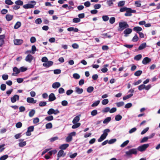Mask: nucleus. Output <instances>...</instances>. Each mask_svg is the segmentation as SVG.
<instances>
[{"instance_id": "f257e3e1", "label": "nucleus", "mask_w": 160, "mask_h": 160, "mask_svg": "<svg viewBox=\"0 0 160 160\" xmlns=\"http://www.w3.org/2000/svg\"><path fill=\"white\" fill-rule=\"evenodd\" d=\"M119 28L118 29V31L121 32L125 28H128L129 27V25L126 22H121L119 23Z\"/></svg>"}, {"instance_id": "f03ea898", "label": "nucleus", "mask_w": 160, "mask_h": 160, "mask_svg": "<svg viewBox=\"0 0 160 160\" xmlns=\"http://www.w3.org/2000/svg\"><path fill=\"white\" fill-rule=\"evenodd\" d=\"M36 2L35 1H32L30 3L24 5L23 7L25 9L31 8H33Z\"/></svg>"}, {"instance_id": "7ed1b4c3", "label": "nucleus", "mask_w": 160, "mask_h": 160, "mask_svg": "<svg viewBox=\"0 0 160 160\" xmlns=\"http://www.w3.org/2000/svg\"><path fill=\"white\" fill-rule=\"evenodd\" d=\"M137 149L136 148H133L129 150L128 151L126 152V154L128 156H129L132 154H137Z\"/></svg>"}, {"instance_id": "20e7f679", "label": "nucleus", "mask_w": 160, "mask_h": 160, "mask_svg": "<svg viewBox=\"0 0 160 160\" xmlns=\"http://www.w3.org/2000/svg\"><path fill=\"white\" fill-rule=\"evenodd\" d=\"M149 146L148 144H145L139 146L137 149L140 152H143L146 150Z\"/></svg>"}, {"instance_id": "39448f33", "label": "nucleus", "mask_w": 160, "mask_h": 160, "mask_svg": "<svg viewBox=\"0 0 160 160\" xmlns=\"http://www.w3.org/2000/svg\"><path fill=\"white\" fill-rule=\"evenodd\" d=\"M60 113V111L58 109L55 110L54 109L50 108L48 111V114L50 115L54 114L55 115H57Z\"/></svg>"}, {"instance_id": "423d86ee", "label": "nucleus", "mask_w": 160, "mask_h": 160, "mask_svg": "<svg viewBox=\"0 0 160 160\" xmlns=\"http://www.w3.org/2000/svg\"><path fill=\"white\" fill-rule=\"evenodd\" d=\"M34 130V126H31L28 128V130L26 132V135L27 136H30L31 135V132H32Z\"/></svg>"}, {"instance_id": "0eeeda50", "label": "nucleus", "mask_w": 160, "mask_h": 160, "mask_svg": "<svg viewBox=\"0 0 160 160\" xmlns=\"http://www.w3.org/2000/svg\"><path fill=\"white\" fill-rule=\"evenodd\" d=\"M151 61V59L148 57L144 58L142 60V62L144 65H146L150 62Z\"/></svg>"}, {"instance_id": "6e6552de", "label": "nucleus", "mask_w": 160, "mask_h": 160, "mask_svg": "<svg viewBox=\"0 0 160 160\" xmlns=\"http://www.w3.org/2000/svg\"><path fill=\"white\" fill-rule=\"evenodd\" d=\"M23 40L20 39H15L14 40V44L17 45H20L23 43Z\"/></svg>"}, {"instance_id": "1a4fd4ad", "label": "nucleus", "mask_w": 160, "mask_h": 160, "mask_svg": "<svg viewBox=\"0 0 160 160\" xmlns=\"http://www.w3.org/2000/svg\"><path fill=\"white\" fill-rule=\"evenodd\" d=\"M132 31V30L131 28H126L123 32V33L124 34V36L127 37V35L131 33Z\"/></svg>"}, {"instance_id": "9d476101", "label": "nucleus", "mask_w": 160, "mask_h": 160, "mask_svg": "<svg viewBox=\"0 0 160 160\" xmlns=\"http://www.w3.org/2000/svg\"><path fill=\"white\" fill-rule=\"evenodd\" d=\"M13 71L14 73L12 74V75L14 76H17V75L20 72L19 69H18L16 67H15L13 68Z\"/></svg>"}, {"instance_id": "9b49d317", "label": "nucleus", "mask_w": 160, "mask_h": 160, "mask_svg": "<svg viewBox=\"0 0 160 160\" xmlns=\"http://www.w3.org/2000/svg\"><path fill=\"white\" fill-rule=\"evenodd\" d=\"M19 97L18 95H15L13 97L11 98V100L12 103L15 102L17 100H19Z\"/></svg>"}, {"instance_id": "f8f14e48", "label": "nucleus", "mask_w": 160, "mask_h": 160, "mask_svg": "<svg viewBox=\"0 0 160 160\" xmlns=\"http://www.w3.org/2000/svg\"><path fill=\"white\" fill-rule=\"evenodd\" d=\"M53 62L51 61H48L43 64V66L46 68H48L52 65Z\"/></svg>"}, {"instance_id": "ddd939ff", "label": "nucleus", "mask_w": 160, "mask_h": 160, "mask_svg": "<svg viewBox=\"0 0 160 160\" xmlns=\"http://www.w3.org/2000/svg\"><path fill=\"white\" fill-rule=\"evenodd\" d=\"M56 98L53 93H51L49 96L48 101L49 102H52L55 100Z\"/></svg>"}, {"instance_id": "4468645a", "label": "nucleus", "mask_w": 160, "mask_h": 160, "mask_svg": "<svg viewBox=\"0 0 160 160\" xmlns=\"http://www.w3.org/2000/svg\"><path fill=\"white\" fill-rule=\"evenodd\" d=\"M27 101L29 103L34 104L37 102V100H34L33 98L30 97L28 98L27 99Z\"/></svg>"}, {"instance_id": "2eb2a0df", "label": "nucleus", "mask_w": 160, "mask_h": 160, "mask_svg": "<svg viewBox=\"0 0 160 160\" xmlns=\"http://www.w3.org/2000/svg\"><path fill=\"white\" fill-rule=\"evenodd\" d=\"M66 155V153L64 152L62 150H60L59 151L57 154L58 157H64Z\"/></svg>"}, {"instance_id": "dca6fc26", "label": "nucleus", "mask_w": 160, "mask_h": 160, "mask_svg": "<svg viewBox=\"0 0 160 160\" xmlns=\"http://www.w3.org/2000/svg\"><path fill=\"white\" fill-rule=\"evenodd\" d=\"M33 59V56L32 55L29 54L26 56L25 58V60L27 62H30Z\"/></svg>"}, {"instance_id": "f3484780", "label": "nucleus", "mask_w": 160, "mask_h": 160, "mask_svg": "<svg viewBox=\"0 0 160 160\" xmlns=\"http://www.w3.org/2000/svg\"><path fill=\"white\" fill-rule=\"evenodd\" d=\"M61 86L60 83L58 82L53 83L52 84V87L54 88H59Z\"/></svg>"}, {"instance_id": "a211bd4d", "label": "nucleus", "mask_w": 160, "mask_h": 160, "mask_svg": "<svg viewBox=\"0 0 160 160\" xmlns=\"http://www.w3.org/2000/svg\"><path fill=\"white\" fill-rule=\"evenodd\" d=\"M133 30L138 33L140 31L142 30V29L140 27L137 26L133 28Z\"/></svg>"}, {"instance_id": "6ab92c4d", "label": "nucleus", "mask_w": 160, "mask_h": 160, "mask_svg": "<svg viewBox=\"0 0 160 160\" xmlns=\"http://www.w3.org/2000/svg\"><path fill=\"white\" fill-rule=\"evenodd\" d=\"M19 140L20 141V142L19 143V146L20 147H23L26 145V142L23 141V140L22 139H19Z\"/></svg>"}, {"instance_id": "aec40b11", "label": "nucleus", "mask_w": 160, "mask_h": 160, "mask_svg": "<svg viewBox=\"0 0 160 160\" xmlns=\"http://www.w3.org/2000/svg\"><path fill=\"white\" fill-rule=\"evenodd\" d=\"M69 146V144L67 143L61 145L59 147V148L61 150H65Z\"/></svg>"}, {"instance_id": "412c9836", "label": "nucleus", "mask_w": 160, "mask_h": 160, "mask_svg": "<svg viewBox=\"0 0 160 160\" xmlns=\"http://www.w3.org/2000/svg\"><path fill=\"white\" fill-rule=\"evenodd\" d=\"M75 92L77 93L80 94L82 93L83 89L82 88H80L78 87L75 88Z\"/></svg>"}, {"instance_id": "4be33fe9", "label": "nucleus", "mask_w": 160, "mask_h": 160, "mask_svg": "<svg viewBox=\"0 0 160 160\" xmlns=\"http://www.w3.org/2000/svg\"><path fill=\"white\" fill-rule=\"evenodd\" d=\"M80 120V118L79 116H76L72 120V123L73 124H75L77 123H78V122Z\"/></svg>"}, {"instance_id": "5701e85b", "label": "nucleus", "mask_w": 160, "mask_h": 160, "mask_svg": "<svg viewBox=\"0 0 160 160\" xmlns=\"http://www.w3.org/2000/svg\"><path fill=\"white\" fill-rule=\"evenodd\" d=\"M13 16L10 14H7L6 16V18L7 21H9L11 20L13 18Z\"/></svg>"}, {"instance_id": "b1692460", "label": "nucleus", "mask_w": 160, "mask_h": 160, "mask_svg": "<svg viewBox=\"0 0 160 160\" xmlns=\"http://www.w3.org/2000/svg\"><path fill=\"white\" fill-rule=\"evenodd\" d=\"M146 47V43H143L141 44L138 47V49L139 50H142L145 48Z\"/></svg>"}, {"instance_id": "393cba45", "label": "nucleus", "mask_w": 160, "mask_h": 160, "mask_svg": "<svg viewBox=\"0 0 160 160\" xmlns=\"http://www.w3.org/2000/svg\"><path fill=\"white\" fill-rule=\"evenodd\" d=\"M4 35H0V46H1L4 43Z\"/></svg>"}, {"instance_id": "a878e982", "label": "nucleus", "mask_w": 160, "mask_h": 160, "mask_svg": "<svg viewBox=\"0 0 160 160\" xmlns=\"http://www.w3.org/2000/svg\"><path fill=\"white\" fill-rule=\"evenodd\" d=\"M106 137L104 135L102 134L100 137V138L98 139V142H100L105 139Z\"/></svg>"}, {"instance_id": "bb28decb", "label": "nucleus", "mask_w": 160, "mask_h": 160, "mask_svg": "<svg viewBox=\"0 0 160 160\" xmlns=\"http://www.w3.org/2000/svg\"><path fill=\"white\" fill-rule=\"evenodd\" d=\"M45 119L48 121H51L53 119V117L52 115H50L46 117Z\"/></svg>"}, {"instance_id": "cd10ccee", "label": "nucleus", "mask_w": 160, "mask_h": 160, "mask_svg": "<svg viewBox=\"0 0 160 160\" xmlns=\"http://www.w3.org/2000/svg\"><path fill=\"white\" fill-rule=\"evenodd\" d=\"M110 130L109 129H106L103 131V133L102 134L103 135H104V136H105L106 137L108 135V133L109 132H110Z\"/></svg>"}, {"instance_id": "c85d7f7f", "label": "nucleus", "mask_w": 160, "mask_h": 160, "mask_svg": "<svg viewBox=\"0 0 160 160\" xmlns=\"http://www.w3.org/2000/svg\"><path fill=\"white\" fill-rule=\"evenodd\" d=\"M122 118V117L120 114L116 115L115 117V120L116 121H119Z\"/></svg>"}, {"instance_id": "c756f323", "label": "nucleus", "mask_w": 160, "mask_h": 160, "mask_svg": "<svg viewBox=\"0 0 160 160\" xmlns=\"http://www.w3.org/2000/svg\"><path fill=\"white\" fill-rule=\"evenodd\" d=\"M21 23L20 22H18L14 26V28L16 29H18L21 26Z\"/></svg>"}, {"instance_id": "7c9ffc66", "label": "nucleus", "mask_w": 160, "mask_h": 160, "mask_svg": "<svg viewBox=\"0 0 160 160\" xmlns=\"http://www.w3.org/2000/svg\"><path fill=\"white\" fill-rule=\"evenodd\" d=\"M111 120V117H108L106 118L103 121V123L104 124L106 123L109 122Z\"/></svg>"}, {"instance_id": "2f4dec72", "label": "nucleus", "mask_w": 160, "mask_h": 160, "mask_svg": "<svg viewBox=\"0 0 160 160\" xmlns=\"http://www.w3.org/2000/svg\"><path fill=\"white\" fill-rule=\"evenodd\" d=\"M133 94L131 93L127 95L124 96L123 98V99L124 100H125L130 98L133 96Z\"/></svg>"}, {"instance_id": "473e14b6", "label": "nucleus", "mask_w": 160, "mask_h": 160, "mask_svg": "<svg viewBox=\"0 0 160 160\" xmlns=\"http://www.w3.org/2000/svg\"><path fill=\"white\" fill-rule=\"evenodd\" d=\"M81 125V123H76L74 124L72 126V128L73 129H75L79 127Z\"/></svg>"}, {"instance_id": "72a5a7b5", "label": "nucleus", "mask_w": 160, "mask_h": 160, "mask_svg": "<svg viewBox=\"0 0 160 160\" xmlns=\"http://www.w3.org/2000/svg\"><path fill=\"white\" fill-rule=\"evenodd\" d=\"M129 142V141L128 140L126 141L121 145L120 147L122 148H123L125 147V146L128 145V144Z\"/></svg>"}, {"instance_id": "f704fd0d", "label": "nucleus", "mask_w": 160, "mask_h": 160, "mask_svg": "<svg viewBox=\"0 0 160 160\" xmlns=\"http://www.w3.org/2000/svg\"><path fill=\"white\" fill-rule=\"evenodd\" d=\"M94 90V88L92 86H90L87 88V92L88 93H91Z\"/></svg>"}, {"instance_id": "c9c22d12", "label": "nucleus", "mask_w": 160, "mask_h": 160, "mask_svg": "<svg viewBox=\"0 0 160 160\" xmlns=\"http://www.w3.org/2000/svg\"><path fill=\"white\" fill-rule=\"evenodd\" d=\"M46 129H50L52 127V125L51 122H49L47 123L45 126Z\"/></svg>"}, {"instance_id": "e433bc0d", "label": "nucleus", "mask_w": 160, "mask_h": 160, "mask_svg": "<svg viewBox=\"0 0 160 160\" xmlns=\"http://www.w3.org/2000/svg\"><path fill=\"white\" fill-rule=\"evenodd\" d=\"M142 56L141 54H138L136 55L134 58V59L138 61L142 58Z\"/></svg>"}, {"instance_id": "4c0bfd02", "label": "nucleus", "mask_w": 160, "mask_h": 160, "mask_svg": "<svg viewBox=\"0 0 160 160\" xmlns=\"http://www.w3.org/2000/svg\"><path fill=\"white\" fill-rule=\"evenodd\" d=\"M35 110L32 109L30 111L29 113V116L30 117H32L33 116L35 113Z\"/></svg>"}, {"instance_id": "58836bf2", "label": "nucleus", "mask_w": 160, "mask_h": 160, "mask_svg": "<svg viewBox=\"0 0 160 160\" xmlns=\"http://www.w3.org/2000/svg\"><path fill=\"white\" fill-rule=\"evenodd\" d=\"M141 1L140 0L138 1H136L135 2V4L136 7H140L141 6Z\"/></svg>"}, {"instance_id": "ea45409f", "label": "nucleus", "mask_w": 160, "mask_h": 160, "mask_svg": "<svg viewBox=\"0 0 160 160\" xmlns=\"http://www.w3.org/2000/svg\"><path fill=\"white\" fill-rule=\"evenodd\" d=\"M100 101L99 100H98L96 101L91 105L92 107H95L97 106L99 103Z\"/></svg>"}, {"instance_id": "a19ab883", "label": "nucleus", "mask_w": 160, "mask_h": 160, "mask_svg": "<svg viewBox=\"0 0 160 160\" xmlns=\"http://www.w3.org/2000/svg\"><path fill=\"white\" fill-rule=\"evenodd\" d=\"M142 73V72L141 70H138L136 72L134 73V75L136 76H140Z\"/></svg>"}, {"instance_id": "79ce46f5", "label": "nucleus", "mask_w": 160, "mask_h": 160, "mask_svg": "<svg viewBox=\"0 0 160 160\" xmlns=\"http://www.w3.org/2000/svg\"><path fill=\"white\" fill-rule=\"evenodd\" d=\"M125 4V2L124 1H120L118 3V7H122Z\"/></svg>"}, {"instance_id": "37998d69", "label": "nucleus", "mask_w": 160, "mask_h": 160, "mask_svg": "<svg viewBox=\"0 0 160 160\" xmlns=\"http://www.w3.org/2000/svg\"><path fill=\"white\" fill-rule=\"evenodd\" d=\"M117 106L118 107H119L122 106L124 105V102H117L116 103Z\"/></svg>"}, {"instance_id": "c03bdc74", "label": "nucleus", "mask_w": 160, "mask_h": 160, "mask_svg": "<svg viewBox=\"0 0 160 160\" xmlns=\"http://www.w3.org/2000/svg\"><path fill=\"white\" fill-rule=\"evenodd\" d=\"M5 2L8 5H12L13 4V2L11 0H5Z\"/></svg>"}, {"instance_id": "a18cd8bd", "label": "nucleus", "mask_w": 160, "mask_h": 160, "mask_svg": "<svg viewBox=\"0 0 160 160\" xmlns=\"http://www.w3.org/2000/svg\"><path fill=\"white\" fill-rule=\"evenodd\" d=\"M130 10H129V9L128 8V10H127L126 13H125V16H130L132 15V13L131 12H130Z\"/></svg>"}, {"instance_id": "49530a36", "label": "nucleus", "mask_w": 160, "mask_h": 160, "mask_svg": "<svg viewBox=\"0 0 160 160\" xmlns=\"http://www.w3.org/2000/svg\"><path fill=\"white\" fill-rule=\"evenodd\" d=\"M109 102V101L108 99H105L103 100L102 101V104L105 105L107 104Z\"/></svg>"}, {"instance_id": "de8ad7c7", "label": "nucleus", "mask_w": 160, "mask_h": 160, "mask_svg": "<svg viewBox=\"0 0 160 160\" xmlns=\"http://www.w3.org/2000/svg\"><path fill=\"white\" fill-rule=\"evenodd\" d=\"M115 21V18L114 17H112L110 18L109 22L111 24H112L114 23Z\"/></svg>"}, {"instance_id": "09e8293b", "label": "nucleus", "mask_w": 160, "mask_h": 160, "mask_svg": "<svg viewBox=\"0 0 160 160\" xmlns=\"http://www.w3.org/2000/svg\"><path fill=\"white\" fill-rule=\"evenodd\" d=\"M138 40V35L136 34L134 37L133 38L132 41L133 42H137Z\"/></svg>"}, {"instance_id": "8fccbe9b", "label": "nucleus", "mask_w": 160, "mask_h": 160, "mask_svg": "<svg viewBox=\"0 0 160 160\" xmlns=\"http://www.w3.org/2000/svg\"><path fill=\"white\" fill-rule=\"evenodd\" d=\"M91 115L92 116H95L96 115L98 114V111L96 109H94L92 110L91 112Z\"/></svg>"}, {"instance_id": "3c124183", "label": "nucleus", "mask_w": 160, "mask_h": 160, "mask_svg": "<svg viewBox=\"0 0 160 160\" xmlns=\"http://www.w3.org/2000/svg\"><path fill=\"white\" fill-rule=\"evenodd\" d=\"M102 19L103 21L106 22L109 20V18L107 15H103L102 16Z\"/></svg>"}, {"instance_id": "603ef678", "label": "nucleus", "mask_w": 160, "mask_h": 160, "mask_svg": "<svg viewBox=\"0 0 160 160\" xmlns=\"http://www.w3.org/2000/svg\"><path fill=\"white\" fill-rule=\"evenodd\" d=\"M81 21L80 19L79 18H75L72 19V22L74 23H78Z\"/></svg>"}, {"instance_id": "864d4df0", "label": "nucleus", "mask_w": 160, "mask_h": 160, "mask_svg": "<svg viewBox=\"0 0 160 160\" xmlns=\"http://www.w3.org/2000/svg\"><path fill=\"white\" fill-rule=\"evenodd\" d=\"M15 3L18 5H22L23 4V2L21 0H18L15 1Z\"/></svg>"}, {"instance_id": "5fc2aeb1", "label": "nucleus", "mask_w": 160, "mask_h": 160, "mask_svg": "<svg viewBox=\"0 0 160 160\" xmlns=\"http://www.w3.org/2000/svg\"><path fill=\"white\" fill-rule=\"evenodd\" d=\"M145 85L144 84L141 85L138 87V89L140 91H141L144 89H145Z\"/></svg>"}, {"instance_id": "6e6d98bb", "label": "nucleus", "mask_w": 160, "mask_h": 160, "mask_svg": "<svg viewBox=\"0 0 160 160\" xmlns=\"http://www.w3.org/2000/svg\"><path fill=\"white\" fill-rule=\"evenodd\" d=\"M132 106V104L131 103H128L126 104L124 108H131Z\"/></svg>"}, {"instance_id": "4d7b16f0", "label": "nucleus", "mask_w": 160, "mask_h": 160, "mask_svg": "<svg viewBox=\"0 0 160 160\" xmlns=\"http://www.w3.org/2000/svg\"><path fill=\"white\" fill-rule=\"evenodd\" d=\"M115 1V0H108L107 1V3L109 6H110L113 4L112 2Z\"/></svg>"}, {"instance_id": "13d9d810", "label": "nucleus", "mask_w": 160, "mask_h": 160, "mask_svg": "<svg viewBox=\"0 0 160 160\" xmlns=\"http://www.w3.org/2000/svg\"><path fill=\"white\" fill-rule=\"evenodd\" d=\"M73 77L76 79H78L80 78V75L78 73H75L73 75Z\"/></svg>"}, {"instance_id": "bf43d9fd", "label": "nucleus", "mask_w": 160, "mask_h": 160, "mask_svg": "<svg viewBox=\"0 0 160 160\" xmlns=\"http://www.w3.org/2000/svg\"><path fill=\"white\" fill-rule=\"evenodd\" d=\"M36 50V48L34 45H33L32 47V53L34 54L35 53V51Z\"/></svg>"}, {"instance_id": "052dcab7", "label": "nucleus", "mask_w": 160, "mask_h": 160, "mask_svg": "<svg viewBox=\"0 0 160 160\" xmlns=\"http://www.w3.org/2000/svg\"><path fill=\"white\" fill-rule=\"evenodd\" d=\"M116 140H117L115 138L111 139L109 141H108V143L109 144H112L115 142Z\"/></svg>"}, {"instance_id": "680f3d73", "label": "nucleus", "mask_w": 160, "mask_h": 160, "mask_svg": "<svg viewBox=\"0 0 160 160\" xmlns=\"http://www.w3.org/2000/svg\"><path fill=\"white\" fill-rule=\"evenodd\" d=\"M8 157V156L7 155H5L0 158V160H5L7 159Z\"/></svg>"}, {"instance_id": "e2e57ef3", "label": "nucleus", "mask_w": 160, "mask_h": 160, "mask_svg": "<svg viewBox=\"0 0 160 160\" xmlns=\"http://www.w3.org/2000/svg\"><path fill=\"white\" fill-rule=\"evenodd\" d=\"M27 68L22 67L20 68L19 69L20 72H24L27 70Z\"/></svg>"}, {"instance_id": "0e129e2a", "label": "nucleus", "mask_w": 160, "mask_h": 160, "mask_svg": "<svg viewBox=\"0 0 160 160\" xmlns=\"http://www.w3.org/2000/svg\"><path fill=\"white\" fill-rule=\"evenodd\" d=\"M110 110V109L109 107H106L104 108V109H103L102 111V112H109Z\"/></svg>"}, {"instance_id": "69168bd1", "label": "nucleus", "mask_w": 160, "mask_h": 160, "mask_svg": "<svg viewBox=\"0 0 160 160\" xmlns=\"http://www.w3.org/2000/svg\"><path fill=\"white\" fill-rule=\"evenodd\" d=\"M72 140V137L71 135H69L66 138V141L67 142H70Z\"/></svg>"}, {"instance_id": "338daca9", "label": "nucleus", "mask_w": 160, "mask_h": 160, "mask_svg": "<svg viewBox=\"0 0 160 160\" xmlns=\"http://www.w3.org/2000/svg\"><path fill=\"white\" fill-rule=\"evenodd\" d=\"M101 7V5L100 4H95L94 6V8L95 9H98Z\"/></svg>"}, {"instance_id": "774afa93", "label": "nucleus", "mask_w": 160, "mask_h": 160, "mask_svg": "<svg viewBox=\"0 0 160 160\" xmlns=\"http://www.w3.org/2000/svg\"><path fill=\"white\" fill-rule=\"evenodd\" d=\"M2 79L4 80H7L8 78V76L7 74H3L2 76Z\"/></svg>"}]
</instances>
